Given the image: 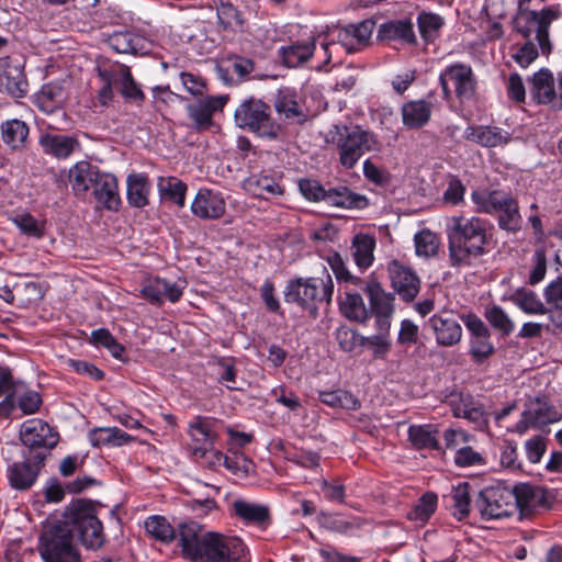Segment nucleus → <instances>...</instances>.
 Wrapping results in <instances>:
<instances>
[{
	"label": "nucleus",
	"mask_w": 562,
	"mask_h": 562,
	"mask_svg": "<svg viewBox=\"0 0 562 562\" xmlns=\"http://www.w3.org/2000/svg\"><path fill=\"white\" fill-rule=\"evenodd\" d=\"M488 221L479 216L456 215L447 224L449 260L452 267L471 266L487 252L492 237Z\"/></svg>",
	"instance_id": "1"
},
{
	"label": "nucleus",
	"mask_w": 562,
	"mask_h": 562,
	"mask_svg": "<svg viewBox=\"0 0 562 562\" xmlns=\"http://www.w3.org/2000/svg\"><path fill=\"white\" fill-rule=\"evenodd\" d=\"M63 527H68L74 539L87 549H99L105 542L103 525L98 518L91 501L78 499L68 506L64 514Z\"/></svg>",
	"instance_id": "2"
},
{
	"label": "nucleus",
	"mask_w": 562,
	"mask_h": 562,
	"mask_svg": "<svg viewBox=\"0 0 562 562\" xmlns=\"http://www.w3.org/2000/svg\"><path fill=\"white\" fill-rule=\"evenodd\" d=\"M334 294V282L329 274L326 279L295 278L291 279L283 291L284 301L289 304H296L316 318L319 305H330Z\"/></svg>",
	"instance_id": "3"
},
{
	"label": "nucleus",
	"mask_w": 562,
	"mask_h": 562,
	"mask_svg": "<svg viewBox=\"0 0 562 562\" xmlns=\"http://www.w3.org/2000/svg\"><path fill=\"white\" fill-rule=\"evenodd\" d=\"M334 131L333 144L336 146L339 164L347 170L355 168L366 153L379 151L381 148L378 136L359 125H335Z\"/></svg>",
	"instance_id": "4"
},
{
	"label": "nucleus",
	"mask_w": 562,
	"mask_h": 562,
	"mask_svg": "<svg viewBox=\"0 0 562 562\" xmlns=\"http://www.w3.org/2000/svg\"><path fill=\"white\" fill-rule=\"evenodd\" d=\"M38 552L44 562H82L74 535L59 521L43 530Z\"/></svg>",
	"instance_id": "5"
},
{
	"label": "nucleus",
	"mask_w": 562,
	"mask_h": 562,
	"mask_svg": "<svg viewBox=\"0 0 562 562\" xmlns=\"http://www.w3.org/2000/svg\"><path fill=\"white\" fill-rule=\"evenodd\" d=\"M235 121L239 127L261 137L276 139L280 134V125L271 117L270 105L260 99L244 100L235 111Z\"/></svg>",
	"instance_id": "6"
},
{
	"label": "nucleus",
	"mask_w": 562,
	"mask_h": 562,
	"mask_svg": "<svg viewBox=\"0 0 562 562\" xmlns=\"http://www.w3.org/2000/svg\"><path fill=\"white\" fill-rule=\"evenodd\" d=\"M439 85L446 101H450L453 93L460 103L475 99L477 80L468 64L456 63L447 66L439 75Z\"/></svg>",
	"instance_id": "7"
},
{
	"label": "nucleus",
	"mask_w": 562,
	"mask_h": 562,
	"mask_svg": "<svg viewBox=\"0 0 562 562\" xmlns=\"http://www.w3.org/2000/svg\"><path fill=\"white\" fill-rule=\"evenodd\" d=\"M558 18L559 12L551 8H544L539 12L525 10L514 19V29L527 41L535 34L541 53L548 56L552 50L549 27Z\"/></svg>",
	"instance_id": "8"
},
{
	"label": "nucleus",
	"mask_w": 562,
	"mask_h": 562,
	"mask_svg": "<svg viewBox=\"0 0 562 562\" xmlns=\"http://www.w3.org/2000/svg\"><path fill=\"white\" fill-rule=\"evenodd\" d=\"M515 498L510 488L492 485L481 490L474 501V508L484 521L508 518L515 514Z\"/></svg>",
	"instance_id": "9"
},
{
	"label": "nucleus",
	"mask_w": 562,
	"mask_h": 562,
	"mask_svg": "<svg viewBox=\"0 0 562 562\" xmlns=\"http://www.w3.org/2000/svg\"><path fill=\"white\" fill-rule=\"evenodd\" d=\"M529 95L537 105L562 109V74L555 78L548 68H540L527 78Z\"/></svg>",
	"instance_id": "10"
},
{
	"label": "nucleus",
	"mask_w": 562,
	"mask_h": 562,
	"mask_svg": "<svg viewBox=\"0 0 562 562\" xmlns=\"http://www.w3.org/2000/svg\"><path fill=\"white\" fill-rule=\"evenodd\" d=\"M202 546L203 549L198 559L200 562H239L246 551V546L240 538L213 531L206 532V539Z\"/></svg>",
	"instance_id": "11"
},
{
	"label": "nucleus",
	"mask_w": 562,
	"mask_h": 562,
	"mask_svg": "<svg viewBox=\"0 0 562 562\" xmlns=\"http://www.w3.org/2000/svg\"><path fill=\"white\" fill-rule=\"evenodd\" d=\"M67 101L65 89L61 82L52 81L43 85L34 94L33 103L43 113L54 114L61 112V120L56 123H48V130L66 131L69 126V117L64 111Z\"/></svg>",
	"instance_id": "12"
},
{
	"label": "nucleus",
	"mask_w": 562,
	"mask_h": 562,
	"mask_svg": "<svg viewBox=\"0 0 562 562\" xmlns=\"http://www.w3.org/2000/svg\"><path fill=\"white\" fill-rule=\"evenodd\" d=\"M20 437L29 450V454L36 452L50 453L59 441L58 431L42 419H31L22 425Z\"/></svg>",
	"instance_id": "13"
},
{
	"label": "nucleus",
	"mask_w": 562,
	"mask_h": 562,
	"mask_svg": "<svg viewBox=\"0 0 562 562\" xmlns=\"http://www.w3.org/2000/svg\"><path fill=\"white\" fill-rule=\"evenodd\" d=\"M469 335V355L475 363H482L495 352L491 341V330L487 325L474 313L463 314L461 316Z\"/></svg>",
	"instance_id": "14"
},
{
	"label": "nucleus",
	"mask_w": 562,
	"mask_h": 562,
	"mask_svg": "<svg viewBox=\"0 0 562 562\" xmlns=\"http://www.w3.org/2000/svg\"><path fill=\"white\" fill-rule=\"evenodd\" d=\"M560 419V414L547 397H535L526 404L520 419L515 425V431L526 434L530 428H541Z\"/></svg>",
	"instance_id": "15"
},
{
	"label": "nucleus",
	"mask_w": 562,
	"mask_h": 562,
	"mask_svg": "<svg viewBox=\"0 0 562 562\" xmlns=\"http://www.w3.org/2000/svg\"><path fill=\"white\" fill-rule=\"evenodd\" d=\"M364 292L369 297V312L375 317L378 330L389 333L394 313V294L386 292L376 281L368 282Z\"/></svg>",
	"instance_id": "16"
},
{
	"label": "nucleus",
	"mask_w": 562,
	"mask_h": 562,
	"mask_svg": "<svg viewBox=\"0 0 562 562\" xmlns=\"http://www.w3.org/2000/svg\"><path fill=\"white\" fill-rule=\"evenodd\" d=\"M0 91L12 98H24L29 91V81L24 64L10 56L0 58Z\"/></svg>",
	"instance_id": "17"
},
{
	"label": "nucleus",
	"mask_w": 562,
	"mask_h": 562,
	"mask_svg": "<svg viewBox=\"0 0 562 562\" xmlns=\"http://www.w3.org/2000/svg\"><path fill=\"white\" fill-rule=\"evenodd\" d=\"M25 458V461L14 462L8 470L11 486L20 491L30 488L36 482L47 453L36 452L33 456L27 454Z\"/></svg>",
	"instance_id": "18"
},
{
	"label": "nucleus",
	"mask_w": 562,
	"mask_h": 562,
	"mask_svg": "<svg viewBox=\"0 0 562 562\" xmlns=\"http://www.w3.org/2000/svg\"><path fill=\"white\" fill-rule=\"evenodd\" d=\"M387 271L392 288L398 296L406 303L413 302L420 290V280L416 272L397 260L389 265Z\"/></svg>",
	"instance_id": "19"
},
{
	"label": "nucleus",
	"mask_w": 562,
	"mask_h": 562,
	"mask_svg": "<svg viewBox=\"0 0 562 562\" xmlns=\"http://www.w3.org/2000/svg\"><path fill=\"white\" fill-rule=\"evenodd\" d=\"M228 101L227 95L205 97L187 106L188 115L198 132L209 130L213 124L214 113L222 111Z\"/></svg>",
	"instance_id": "20"
},
{
	"label": "nucleus",
	"mask_w": 562,
	"mask_h": 562,
	"mask_svg": "<svg viewBox=\"0 0 562 562\" xmlns=\"http://www.w3.org/2000/svg\"><path fill=\"white\" fill-rule=\"evenodd\" d=\"M191 212L201 220H218L226 212V202L222 193L201 188L191 204Z\"/></svg>",
	"instance_id": "21"
},
{
	"label": "nucleus",
	"mask_w": 562,
	"mask_h": 562,
	"mask_svg": "<svg viewBox=\"0 0 562 562\" xmlns=\"http://www.w3.org/2000/svg\"><path fill=\"white\" fill-rule=\"evenodd\" d=\"M99 171L97 166L82 160L76 162L66 175H59L58 181L65 182L67 180L74 194L83 198L97 181Z\"/></svg>",
	"instance_id": "22"
},
{
	"label": "nucleus",
	"mask_w": 562,
	"mask_h": 562,
	"mask_svg": "<svg viewBox=\"0 0 562 562\" xmlns=\"http://www.w3.org/2000/svg\"><path fill=\"white\" fill-rule=\"evenodd\" d=\"M429 325L438 345L452 347L461 341L462 328L452 313L442 312L432 315L429 318Z\"/></svg>",
	"instance_id": "23"
},
{
	"label": "nucleus",
	"mask_w": 562,
	"mask_h": 562,
	"mask_svg": "<svg viewBox=\"0 0 562 562\" xmlns=\"http://www.w3.org/2000/svg\"><path fill=\"white\" fill-rule=\"evenodd\" d=\"M448 405L457 418H464L476 425L485 423L484 405L473 395L464 392H454L448 396Z\"/></svg>",
	"instance_id": "24"
},
{
	"label": "nucleus",
	"mask_w": 562,
	"mask_h": 562,
	"mask_svg": "<svg viewBox=\"0 0 562 562\" xmlns=\"http://www.w3.org/2000/svg\"><path fill=\"white\" fill-rule=\"evenodd\" d=\"M206 532L202 525L195 521L182 522L178 527L179 546L182 555L192 562H196L203 549L202 542L206 539Z\"/></svg>",
	"instance_id": "25"
},
{
	"label": "nucleus",
	"mask_w": 562,
	"mask_h": 562,
	"mask_svg": "<svg viewBox=\"0 0 562 562\" xmlns=\"http://www.w3.org/2000/svg\"><path fill=\"white\" fill-rule=\"evenodd\" d=\"M140 294L149 303L161 306L165 299L171 303L178 302L181 299L183 292L182 289L176 283H171L166 279L156 277L148 279L143 284Z\"/></svg>",
	"instance_id": "26"
},
{
	"label": "nucleus",
	"mask_w": 562,
	"mask_h": 562,
	"mask_svg": "<svg viewBox=\"0 0 562 562\" xmlns=\"http://www.w3.org/2000/svg\"><path fill=\"white\" fill-rule=\"evenodd\" d=\"M128 70V66L120 63L98 67V76L102 81L98 99L102 105H108L112 101L114 95L113 88H116L120 91L122 82L125 80Z\"/></svg>",
	"instance_id": "27"
},
{
	"label": "nucleus",
	"mask_w": 562,
	"mask_h": 562,
	"mask_svg": "<svg viewBox=\"0 0 562 562\" xmlns=\"http://www.w3.org/2000/svg\"><path fill=\"white\" fill-rule=\"evenodd\" d=\"M38 145L44 154L57 159H67L80 147V143L75 136L52 134L48 132L40 135Z\"/></svg>",
	"instance_id": "28"
},
{
	"label": "nucleus",
	"mask_w": 562,
	"mask_h": 562,
	"mask_svg": "<svg viewBox=\"0 0 562 562\" xmlns=\"http://www.w3.org/2000/svg\"><path fill=\"white\" fill-rule=\"evenodd\" d=\"M232 507L234 515L246 525L265 529L271 524L270 508L267 505L236 499Z\"/></svg>",
	"instance_id": "29"
},
{
	"label": "nucleus",
	"mask_w": 562,
	"mask_h": 562,
	"mask_svg": "<svg viewBox=\"0 0 562 562\" xmlns=\"http://www.w3.org/2000/svg\"><path fill=\"white\" fill-rule=\"evenodd\" d=\"M92 189L94 199L106 210L116 211L121 205L117 179L115 176L99 171L98 179L93 183Z\"/></svg>",
	"instance_id": "30"
},
{
	"label": "nucleus",
	"mask_w": 562,
	"mask_h": 562,
	"mask_svg": "<svg viewBox=\"0 0 562 562\" xmlns=\"http://www.w3.org/2000/svg\"><path fill=\"white\" fill-rule=\"evenodd\" d=\"M325 203L339 209L363 210L369 205V200L366 195L353 192L347 186L339 184L327 188Z\"/></svg>",
	"instance_id": "31"
},
{
	"label": "nucleus",
	"mask_w": 562,
	"mask_h": 562,
	"mask_svg": "<svg viewBox=\"0 0 562 562\" xmlns=\"http://www.w3.org/2000/svg\"><path fill=\"white\" fill-rule=\"evenodd\" d=\"M378 40L382 42H401L403 44H415L416 36L411 19L391 20L380 24Z\"/></svg>",
	"instance_id": "32"
},
{
	"label": "nucleus",
	"mask_w": 562,
	"mask_h": 562,
	"mask_svg": "<svg viewBox=\"0 0 562 562\" xmlns=\"http://www.w3.org/2000/svg\"><path fill=\"white\" fill-rule=\"evenodd\" d=\"M464 138L483 147H497L508 144L512 136L497 126L479 125L469 126Z\"/></svg>",
	"instance_id": "33"
},
{
	"label": "nucleus",
	"mask_w": 562,
	"mask_h": 562,
	"mask_svg": "<svg viewBox=\"0 0 562 562\" xmlns=\"http://www.w3.org/2000/svg\"><path fill=\"white\" fill-rule=\"evenodd\" d=\"M513 195L501 189L495 190H474L471 193V200L476 205L477 212L494 214L502 210Z\"/></svg>",
	"instance_id": "34"
},
{
	"label": "nucleus",
	"mask_w": 562,
	"mask_h": 562,
	"mask_svg": "<svg viewBox=\"0 0 562 562\" xmlns=\"http://www.w3.org/2000/svg\"><path fill=\"white\" fill-rule=\"evenodd\" d=\"M473 486L469 482H461L451 487L449 498L451 516L458 521H464L470 517L472 510Z\"/></svg>",
	"instance_id": "35"
},
{
	"label": "nucleus",
	"mask_w": 562,
	"mask_h": 562,
	"mask_svg": "<svg viewBox=\"0 0 562 562\" xmlns=\"http://www.w3.org/2000/svg\"><path fill=\"white\" fill-rule=\"evenodd\" d=\"M1 139L12 150H23L27 146L30 127L19 119L7 120L0 125Z\"/></svg>",
	"instance_id": "36"
},
{
	"label": "nucleus",
	"mask_w": 562,
	"mask_h": 562,
	"mask_svg": "<svg viewBox=\"0 0 562 562\" xmlns=\"http://www.w3.org/2000/svg\"><path fill=\"white\" fill-rule=\"evenodd\" d=\"M510 491L515 498V513L519 510L521 516L531 514L543 501V490L530 484H518Z\"/></svg>",
	"instance_id": "37"
},
{
	"label": "nucleus",
	"mask_w": 562,
	"mask_h": 562,
	"mask_svg": "<svg viewBox=\"0 0 562 562\" xmlns=\"http://www.w3.org/2000/svg\"><path fill=\"white\" fill-rule=\"evenodd\" d=\"M432 104L425 100L408 101L403 104L401 113L403 124L408 128H420L431 116Z\"/></svg>",
	"instance_id": "38"
},
{
	"label": "nucleus",
	"mask_w": 562,
	"mask_h": 562,
	"mask_svg": "<svg viewBox=\"0 0 562 562\" xmlns=\"http://www.w3.org/2000/svg\"><path fill=\"white\" fill-rule=\"evenodd\" d=\"M88 438L93 447H122L134 440V437L119 427H99L89 431Z\"/></svg>",
	"instance_id": "39"
},
{
	"label": "nucleus",
	"mask_w": 562,
	"mask_h": 562,
	"mask_svg": "<svg viewBox=\"0 0 562 562\" xmlns=\"http://www.w3.org/2000/svg\"><path fill=\"white\" fill-rule=\"evenodd\" d=\"M127 201L134 207H145L149 204L150 182L144 173H131L126 179Z\"/></svg>",
	"instance_id": "40"
},
{
	"label": "nucleus",
	"mask_w": 562,
	"mask_h": 562,
	"mask_svg": "<svg viewBox=\"0 0 562 562\" xmlns=\"http://www.w3.org/2000/svg\"><path fill=\"white\" fill-rule=\"evenodd\" d=\"M509 300L524 313L529 315H543L549 312V308L540 300L538 294L527 288H518L510 295Z\"/></svg>",
	"instance_id": "41"
},
{
	"label": "nucleus",
	"mask_w": 562,
	"mask_h": 562,
	"mask_svg": "<svg viewBox=\"0 0 562 562\" xmlns=\"http://www.w3.org/2000/svg\"><path fill=\"white\" fill-rule=\"evenodd\" d=\"M245 189L258 198H269L283 194V188L272 177L267 175H251L244 182Z\"/></svg>",
	"instance_id": "42"
},
{
	"label": "nucleus",
	"mask_w": 562,
	"mask_h": 562,
	"mask_svg": "<svg viewBox=\"0 0 562 562\" xmlns=\"http://www.w3.org/2000/svg\"><path fill=\"white\" fill-rule=\"evenodd\" d=\"M189 435L196 443L194 447H212L217 439L212 420L203 416H195L190 422Z\"/></svg>",
	"instance_id": "43"
},
{
	"label": "nucleus",
	"mask_w": 562,
	"mask_h": 562,
	"mask_svg": "<svg viewBox=\"0 0 562 562\" xmlns=\"http://www.w3.org/2000/svg\"><path fill=\"white\" fill-rule=\"evenodd\" d=\"M375 239L367 234L355 236L351 245L352 256L360 270H364L372 265Z\"/></svg>",
	"instance_id": "44"
},
{
	"label": "nucleus",
	"mask_w": 562,
	"mask_h": 562,
	"mask_svg": "<svg viewBox=\"0 0 562 562\" xmlns=\"http://www.w3.org/2000/svg\"><path fill=\"white\" fill-rule=\"evenodd\" d=\"M318 398L323 404L333 408L357 411L361 407L360 400L346 390L321 391Z\"/></svg>",
	"instance_id": "45"
},
{
	"label": "nucleus",
	"mask_w": 562,
	"mask_h": 562,
	"mask_svg": "<svg viewBox=\"0 0 562 562\" xmlns=\"http://www.w3.org/2000/svg\"><path fill=\"white\" fill-rule=\"evenodd\" d=\"M218 25L223 31L236 33L243 30L245 20L241 12L231 2H221L216 7Z\"/></svg>",
	"instance_id": "46"
},
{
	"label": "nucleus",
	"mask_w": 562,
	"mask_h": 562,
	"mask_svg": "<svg viewBox=\"0 0 562 562\" xmlns=\"http://www.w3.org/2000/svg\"><path fill=\"white\" fill-rule=\"evenodd\" d=\"M187 184L176 177L164 178L158 180V190L162 199L168 200L179 207L186 204Z\"/></svg>",
	"instance_id": "47"
},
{
	"label": "nucleus",
	"mask_w": 562,
	"mask_h": 562,
	"mask_svg": "<svg viewBox=\"0 0 562 562\" xmlns=\"http://www.w3.org/2000/svg\"><path fill=\"white\" fill-rule=\"evenodd\" d=\"M296 93L289 88L279 89L274 99V109L285 119L304 117L301 106L296 100Z\"/></svg>",
	"instance_id": "48"
},
{
	"label": "nucleus",
	"mask_w": 562,
	"mask_h": 562,
	"mask_svg": "<svg viewBox=\"0 0 562 562\" xmlns=\"http://www.w3.org/2000/svg\"><path fill=\"white\" fill-rule=\"evenodd\" d=\"M315 50V38L282 48V58L288 67H299L311 59Z\"/></svg>",
	"instance_id": "49"
},
{
	"label": "nucleus",
	"mask_w": 562,
	"mask_h": 562,
	"mask_svg": "<svg viewBox=\"0 0 562 562\" xmlns=\"http://www.w3.org/2000/svg\"><path fill=\"white\" fill-rule=\"evenodd\" d=\"M340 311L348 319L357 323H366L370 317V312L358 293L346 292L345 299L340 302Z\"/></svg>",
	"instance_id": "50"
},
{
	"label": "nucleus",
	"mask_w": 562,
	"mask_h": 562,
	"mask_svg": "<svg viewBox=\"0 0 562 562\" xmlns=\"http://www.w3.org/2000/svg\"><path fill=\"white\" fill-rule=\"evenodd\" d=\"M438 496L434 492H427L420 496L417 503L407 513L408 520L425 524L437 509Z\"/></svg>",
	"instance_id": "51"
},
{
	"label": "nucleus",
	"mask_w": 562,
	"mask_h": 562,
	"mask_svg": "<svg viewBox=\"0 0 562 562\" xmlns=\"http://www.w3.org/2000/svg\"><path fill=\"white\" fill-rule=\"evenodd\" d=\"M435 434L429 425H413L408 428V440L415 449L438 450L440 447Z\"/></svg>",
	"instance_id": "52"
},
{
	"label": "nucleus",
	"mask_w": 562,
	"mask_h": 562,
	"mask_svg": "<svg viewBox=\"0 0 562 562\" xmlns=\"http://www.w3.org/2000/svg\"><path fill=\"white\" fill-rule=\"evenodd\" d=\"M145 529L156 540L165 543L176 539L175 528L164 516L154 515L148 517L145 520Z\"/></svg>",
	"instance_id": "53"
},
{
	"label": "nucleus",
	"mask_w": 562,
	"mask_h": 562,
	"mask_svg": "<svg viewBox=\"0 0 562 562\" xmlns=\"http://www.w3.org/2000/svg\"><path fill=\"white\" fill-rule=\"evenodd\" d=\"M484 316L490 325L498 330L502 336H509L514 328L515 324L508 316V314L498 305H493L485 310Z\"/></svg>",
	"instance_id": "54"
},
{
	"label": "nucleus",
	"mask_w": 562,
	"mask_h": 562,
	"mask_svg": "<svg viewBox=\"0 0 562 562\" xmlns=\"http://www.w3.org/2000/svg\"><path fill=\"white\" fill-rule=\"evenodd\" d=\"M90 342L95 347H103L110 351V353L121 359L124 347L113 337V335L106 328H99L91 333Z\"/></svg>",
	"instance_id": "55"
},
{
	"label": "nucleus",
	"mask_w": 562,
	"mask_h": 562,
	"mask_svg": "<svg viewBox=\"0 0 562 562\" xmlns=\"http://www.w3.org/2000/svg\"><path fill=\"white\" fill-rule=\"evenodd\" d=\"M422 37L425 41H434L438 36L439 30L443 25V19L436 13L423 12L417 19Z\"/></svg>",
	"instance_id": "56"
},
{
	"label": "nucleus",
	"mask_w": 562,
	"mask_h": 562,
	"mask_svg": "<svg viewBox=\"0 0 562 562\" xmlns=\"http://www.w3.org/2000/svg\"><path fill=\"white\" fill-rule=\"evenodd\" d=\"M337 44L341 45L346 49V52L349 54L361 49V46L356 43V38L351 34V27L349 24L345 27H341L338 31L337 43L333 42V43H324L323 44V49L325 50V54H326V59H325L324 64H328L330 61V59H331L330 48L335 47Z\"/></svg>",
	"instance_id": "57"
},
{
	"label": "nucleus",
	"mask_w": 562,
	"mask_h": 562,
	"mask_svg": "<svg viewBox=\"0 0 562 562\" xmlns=\"http://www.w3.org/2000/svg\"><path fill=\"white\" fill-rule=\"evenodd\" d=\"M415 248L418 256L431 257L437 255L440 240L439 237L429 229H423L415 235Z\"/></svg>",
	"instance_id": "58"
},
{
	"label": "nucleus",
	"mask_w": 562,
	"mask_h": 562,
	"mask_svg": "<svg viewBox=\"0 0 562 562\" xmlns=\"http://www.w3.org/2000/svg\"><path fill=\"white\" fill-rule=\"evenodd\" d=\"M498 212V225L501 228L509 232H516L520 228L521 217L516 199H510V201Z\"/></svg>",
	"instance_id": "59"
},
{
	"label": "nucleus",
	"mask_w": 562,
	"mask_h": 562,
	"mask_svg": "<svg viewBox=\"0 0 562 562\" xmlns=\"http://www.w3.org/2000/svg\"><path fill=\"white\" fill-rule=\"evenodd\" d=\"M136 37L131 32H115L109 36L108 43L112 49L120 54H135L137 52Z\"/></svg>",
	"instance_id": "60"
},
{
	"label": "nucleus",
	"mask_w": 562,
	"mask_h": 562,
	"mask_svg": "<svg viewBox=\"0 0 562 562\" xmlns=\"http://www.w3.org/2000/svg\"><path fill=\"white\" fill-rule=\"evenodd\" d=\"M299 190L302 195L311 202H325L326 191L318 180L311 178H302L299 180Z\"/></svg>",
	"instance_id": "61"
},
{
	"label": "nucleus",
	"mask_w": 562,
	"mask_h": 562,
	"mask_svg": "<svg viewBox=\"0 0 562 562\" xmlns=\"http://www.w3.org/2000/svg\"><path fill=\"white\" fill-rule=\"evenodd\" d=\"M327 261L338 282L351 283L357 286L362 283L361 278L356 277L349 272L342 257L339 254L335 252L334 255L329 256Z\"/></svg>",
	"instance_id": "62"
},
{
	"label": "nucleus",
	"mask_w": 562,
	"mask_h": 562,
	"mask_svg": "<svg viewBox=\"0 0 562 562\" xmlns=\"http://www.w3.org/2000/svg\"><path fill=\"white\" fill-rule=\"evenodd\" d=\"M120 94L127 101L140 105L145 101V93L140 89L132 75L131 69L128 70L125 80H123Z\"/></svg>",
	"instance_id": "63"
},
{
	"label": "nucleus",
	"mask_w": 562,
	"mask_h": 562,
	"mask_svg": "<svg viewBox=\"0 0 562 562\" xmlns=\"http://www.w3.org/2000/svg\"><path fill=\"white\" fill-rule=\"evenodd\" d=\"M389 333L380 331L378 335L370 337H361L360 346L370 347L373 351L374 357L384 358L390 351L391 342L387 338Z\"/></svg>",
	"instance_id": "64"
}]
</instances>
